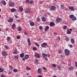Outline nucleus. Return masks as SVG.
Masks as SVG:
<instances>
[{
    "instance_id": "obj_1",
    "label": "nucleus",
    "mask_w": 77,
    "mask_h": 77,
    "mask_svg": "<svg viewBox=\"0 0 77 77\" xmlns=\"http://www.w3.org/2000/svg\"><path fill=\"white\" fill-rule=\"evenodd\" d=\"M64 53L66 55L68 56L69 54V51L67 49H65L64 50Z\"/></svg>"
},
{
    "instance_id": "obj_2",
    "label": "nucleus",
    "mask_w": 77,
    "mask_h": 77,
    "mask_svg": "<svg viewBox=\"0 0 77 77\" xmlns=\"http://www.w3.org/2000/svg\"><path fill=\"white\" fill-rule=\"evenodd\" d=\"M8 4L10 7H13L15 6V3L13 2H9Z\"/></svg>"
},
{
    "instance_id": "obj_3",
    "label": "nucleus",
    "mask_w": 77,
    "mask_h": 77,
    "mask_svg": "<svg viewBox=\"0 0 77 77\" xmlns=\"http://www.w3.org/2000/svg\"><path fill=\"white\" fill-rule=\"evenodd\" d=\"M47 45V43L45 42H44L41 44L42 47H43L44 48H46Z\"/></svg>"
},
{
    "instance_id": "obj_4",
    "label": "nucleus",
    "mask_w": 77,
    "mask_h": 77,
    "mask_svg": "<svg viewBox=\"0 0 77 77\" xmlns=\"http://www.w3.org/2000/svg\"><path fill=\"white\" fill-rule=\"evenodd\" d=\"M69 8L71 11H74L75 10L73 6H69Z\"/></svg>"
},
{
    "instance_id": "obj_5",
    "label": "nucleus",
    "mask_w": 77,
    "mask_h": 77,
    "mask_svg": "<svg viewBox=\"0 0 77 77\" xmlns=\"http://www.w3.org/2000/svg\"><path fill=\"white\" fill-rule=\"evenodd\" d=\"M56 7L54 6H52L51 7V11H54V10H56Z\"/></svg>"
},
{
    "instance_id": "obj_6",
    "label": "nucleus",
    "mask_w": 77,
    "mask_h": 77,
    "mask_svg": "<svg viewBox=\"0 0 77 77\" xmlns=\"http://www.w3.org/2000/svg\"><path fill=\"white\" fill-rule=\"evenodd\" d=\"M30 9L29 8H27L25 11V13H30Z\"/></svg>"
},
{
    "instance_id": "obj_7",
    "label": "nucleus",
    "mask_w": 77,
    "mask_h": 77,
    "mask_svg": "<svg viewBox=\"0 0 77 77\" xmlns=\"http://www.w3.org/2000/svg\"><path fill=\"white\" fill-rule=\"evenodd\" d=\"M35 57H37V58H40L41 57L40 55H39V54L38 53L35 54Z\"/></svg>"
},
{
    "instance_id": "obj_8",
    "label": "nucleus",
    "mask_w": 77,
    "mask_h": 77,
    "mask_svg": "<svg viewBox=\"0 0 77 77\" xmlns=\"http://www.w3.org/2000/svg\"><path fill=\"white\" fill-rule=\"evenodd\" d=\"M7 40L8 41V43H9V42L10 44L12 43V42H11V37H8L7 38Z\"/></svg>"
},
{
    "instance_id": "obj_9",
    "label": "nucleus",
    "mask_w": 77,
    "mask_h": 77,
    "mask_svg": "<svg viewBox=\"0 0 77 77\" xmlns=\"http://www.w3.org/2000/svg\"><path fill=\"white\" fill-rule=\"evenodd\" d=\"M56 21L57 22L59 23V22H60V21H62V19L60 18H57L56 20Z\"/></svg>"
},
{
    "instance_id": "obj_10",
    "label": "nucleus",
    "mask_w": 77,
    "mask_h": 77,
    "mask_svg": "<svg viewBox=\"0 0 77 77\" xmlns=\"http://www.w3.org/2000/svg\"><path fill=\"white\" fill-rule=\"evenodd\" d=\"M2 54L3 56H6L8 55V54H7V52H6L4 51L2 52Z\"/></svg>"
},
{
    "instance_id": "obj_11",
    "label": "nucleus",
    "mask_w": 77,
    "mask_h": 77,
    "mask_svg": "<svg viewBox=\"0 0 77 77\" xmlns=\"http://www.w3.org/2000/svg\"><path fill=\"white\" fill-rule=\"evenodd\" d=\"M14 21V20L13 19V18L11 17L9 18V20L8 21V22L9 23H12V21Z\"/></svg>"
},
{
    "instance_id": "obj_12",
    "label": "nucleus",
    "mask_w": 77,
    "mask_h": 77,
    "mask_svg": "<svg viewBox=\"0 0 77 77\" xmlns=\"http://www.w3.org/2000/svg\"><path fill=\"white\" fill-rule=\"evenodd\" d=\"M28 45L30 46L31 45V42H30V38H28Z\"/></svg>"
},
{
    "instance_id": "obj_13",
    "label": "nucleus",
    "mask_w": 77,
    "mask_h": 77,
    "mask_svg": "<svg viewBox=\"0 0 77 77\" xmlns=\"http://www.w3.org/2000/svg\"><path fill=\"white\" fill-rule=\"evenodd\" d=\"M49 29V26H46L45 27V29H44L45 32H47L48 30Z\"/></svg>"
},
{
    "instance_id": "obj_14",
    "label": "nucleus",
    "mask_w": 77,
    "mask_h": 77,
    "mask_svg": "<svg viewBox=\"0 0 77 77\" xmlns=\"http://www.w3.org/2000/svg\"><path fill=\"white\" fill-rule=\"evenodd\" d=\"M50 26H51V27H53V26H54L55 25V24H54V23L53 22H52L50 23Z\"/></svg>"
},
{
    "instance_id": "obj_15",
    "label": "nucleus",
    "mask_w": 77,
    "mask_h": 77,
    "mask_svg": "<svg viewBox=\"0 0 77 77\" xmlns=\"http://www.w3.org/2000/svg\"><path fill=\"white\" fill-rule=\"evenodd\" d=\"M42 55L44 59H45L47 56V54L45 53H43Z\"/></svg>"
},
{
    "instance_id": "obj_16",
    "label": "nucleus",
    "mask_w": 77,
    "mask_h": 77,
    "mask_svg": "<svg viewBox=\"0 0 77 77\" xmlns=\"http://www.w3.org/2000/svg\"><path fill=\"white\" fill-rule=\"evenodd\" d=\"M1 3H2L4 5H6V2L4 0L2 1Z\"/></svg>"
},
{
    "instance_id": "obj_17",
    "label": "nucleus",
    "mask_w": 77,
    "mask_h": 77,
    "mask_svg": "<svg viewBox=\"0 0 77 77\" xmlns=\"http://www.w3.org/2000/svg\"><path fill=\"white\" fill-rule=\"evenodd\" d=\"M42 21L45 22L46 21V17H42Z\"/></svg>"
},
{
    "instance_id": "obj_18",
    "label": "nucleus",
    "mask_w": 77,
    "mask_h": 77,
    "mask_svg": "<svg viewBox=\"0 0 77 77\" xmlns=\"http://www.w3.org/2000/svg\"><path fill=\"white\" fill-rule=\"evenodd\" d=\"M69 70H74V67L72 66H70L68 67Z\"/></svg>"
},
{
    "instance_id": "obj_19",
    "label": "nucleus",
    "mask_w": 77,
    "mask_h": 77,
    "mask_svg": "<svg viewBox=\"0 0 77 77\" xmlns=\"http://www.w3.org/2000/svg\"><path fill=\"white\" fill-rule=\"evenodd\" d=\"M24 56V53L21 54L20 55V57L21 58L23 57Z\"/></svg>"
},
{
    "instance_id": "obj_20",
    "label": "nucleus",
    "mask_w": 77,
    "mask_h": 77,
    "mask_svg": "<svg viewBox=\"0 0 77 77\" xmlns=\"http://www.w3.org/2000/svg\"><path fill=\"white\" fill-rule=\"evenodd\" d=\"M29 56L27 54H26L25 55V59L27 60L28 59H29Z\"/></svg>"
},
{
    "instance_id": "obj_21",
    "label": "nucleus",
    "mask_w": 77,
    "mask_h": 77,
    "mask_svg": "<svg viewBox=\"0 0 77 77\" xmlns=\"http://www.w3.org/2000/svg\"><path fill=\"white\" fill-rule=\"evenodd\" d=\"M71 43L72 44H74V42H75V41H74V40L73 38H72L71 39Z\"/></svg>"
},
{
    "instance_id": "obj_22",
    "label": "nucleus",
    "mask_w": 77,
    "mask_h": 77,
    "mask_svg": "<svg viewBox=\"0 0 77 77\" xmlns=\"http://www.w3.org/2000/svg\"><path fill=\"white\" fill-rule=\"evenodd\" d=\"M17 11V10L15 8L12 9L11 10V12H15Z\"/></svg>"
},
{
    "instance_id": "obj_23",
    "label": "nucleus",
    "mask_w": 77,
    "mask_h": 77,
    "mask_svg": "<svg viewBox=\"0 0 77 77\" xmlns=\"http://www.w3.org/2000/svg\"><path fill=\"white\" fill-rule=\"evenodd\" d=\"M38 72L39 74H41V69L40 68H39L38 69Z\"/></svg>"
},
{
    "instance_id": "obj_24",
    "label": "nucleus",
    "mask_w": 77,
    "mask_h": 77,
    "mask_svg": "<svg viewBox=\"0 0 77 77\" xmlns=\"http://www.w3.org/2000/svg\"><path fill=\"white\" fill-rule=\"evenodd\" d=\"M12 29L14 30V29H15V23H14V24L12 25Z\"/></svg>"
},
{
    "instance_id": "obj_25",
    "label": "nucleus",
    "mask_w": 77,
    "mask_h": 77,
    "mask_svg": "<svg viewBox=\"0 0 77 77\" xmlns=\"http://www.w3.org/2000/svg\"><path fill=\"white\" fill-rule=\"evenodd\" d=\"M30 25L31 26H35V23L33 22H31L30 23Z\"/></svg>"
},
{
    "instance_id": "obj_26",
    "label": "nucleus",
    "mask_w": 77,
    "mask_h": 77,
    "mask_svg": "<svg viewBox=\"0 0 77 77\" xmlns=\"http://www.w3.org/2000/svg\"><path fill=\"white\" fill-rule=\"evenodd\" d=\"M19 9L20 11L21 12H22V11H23V8L22 7H19Z\"/></svg>"
},
{
    "instance_id": "obj_27",
    "label": "nucleus",
    "mask_w": 77,
    "mask_h": 77,
    "mask_svg": "<svg viewBox=\"0 0 77 77\" xmlns=\"http://www.w3.org/2000/svg\"><path fill=\"white\" fill-rule=\"evenodd\" d=\"M35 63H36V64H38V59L35 60Z\"/></svg>"
},
{
    "instance_id": "obj_28",
    "label": "nucleus",
    "mask_w": 77,
    "mask_h": 77,
    "mask_svg": "<svg viewBox=\"0 0 77 77\" xmlns=\"http://www.w3.org/2000/svg\"><path fill=\"white\" fill-rule=\"evenodd\" d=\"M26 70H28V71H30V69H31V68H29V67H26Z\"/></svg>"
},
{
    "instance_id": "obj_29",
    "label": "nucleus",
    "mask_w": 77,
    "mask_h": 77,
    "mask_svg": "<svg viewBox=\"0 0 77 77\" xmlns=\"http://www.w3.org/2000/svg\"><path fill=\"white\" fill-rule=\"evenodd\" d=\"M13 72H17L18 71V70L17 69H14L13 70Z\"/></svg>"
},
{
    "instance_id": "obj_30",
    "label": "nucleus",
    "mask_w": 77,
    "mask_h": 77,
    "mask_svg": "<svg viewBox=\"0 0 77 77\" xmlns=\"http://www.w3.org/2000/svg\"><path fill=\"white\" fill-rule=\"evenodd\" d=\"M76 20V17H75L74 16L73 18L72 19V21H75Z\"/></svg>"
},
{
    "instance_id": "obj_31",
    "label": "nucleus",
    "mask_w": 77,
    "mask_h": 77,
    "mask_svg": "<svg viewBox=\"0 0 77 77\" xmlns=\"http://www.w3.org/2000/svg\"><path fill=\"white\" fill-rule=\"evenodd\" d=\"M4 70L3 69L0 67V72H3Z\"/></svg>"
},
{
    "instance_id": "obj_32",
    "label": "nucleus",
    "mask_w": 77,
    "mask_h": 77,
    "mask_svg": "<svg viewBox=\"0 0 77 77\" xmlns=\"http://www.w3.org/2000/svg\"><path fill=\"white\" fill-rule=\"evenodd\" d=\"M17 29L19 31H21V30H22V29H21V28L20 27H18L17 28Z\"/></svg>"
},
{
    "instance_id": "obj_33",
    "label": "nucleus",
    "mask_w": 77,
    "mask_h": 77,
    "mask_svg": "<svg viewBox=\"0 0 77 77\" xmlns=\"http://www.w3.org/2000/svg\"><path fill=\"white\" fill-rule=\"evenodd\" d=\"M74 17V16L73 15H70V18H73Z\"/></svg>"
},
{
    "instance_id": "obj_34",
    "label": "nucleus",
    "mask_w": 77,
    "mask_h": 77,
    "mask_svg": "<svg viewBox=\"0 0 77 77\" xmlns=\"http://www.w3.org/2000/svg\"><path fill=\"white\" fill-rule=\"evenodd\" d=\"M67 34H71V32L69 30V29H68L67 31Z\"/></svg>"
},
{
    "instance_id": "obj_35",
    "label": "nucleus",
    "mask_w": 77,
    "mask_h": 77,
    "mask_svg": "<svg viewBox=\"0 0 77 77\" xmlns=\"http://www.w3.org/2000/svg\"><path fill=\"white\" fill-rule=\"evenodd\" d=\"M65 39L66 41H69V38L66 37Z\"/></svg>"
},
{
    "instance_id": "obj_36",
    "label": "nucleus",
    "mask_w": 77,
    "mask_h": 77,
    "mask_svg": "<svg viewBox=\"0 0 77 77\" xmlns=\"http://www.w3.org/2000/svg\"><path fill=\"white\" fill-rule=\"evenodd\" d=\"M26 3H30V1L29 0H26Z\"/></svg>"
},
{
    "instance_id": "obj_37",
    "label": "nucleus",
    "mask_w": 77,
    "mask_h": 77,
    "mask_svg": "<svg viewBox=\"0 0 77 77\" xmlns=\"http://www.w3.org/2000/svg\"><path fill=\"white\" fill-rule=\"evenodd\" d=\"M52 66H53V67H56V65L54 64H53L52 65Z\"/></svg>"
},
{
    "instance_id": "obj_38",
    "label": "nucleus",
    "mask_w": 77,
    "mask_h": 77,
    "mask_svg": "<svg viewBox=\"0 0 77 77\" xmlns=\"http://www.w3.org/2000/svg\"><path fill=\"white\" fill-rule=\"evenodd\" d=\"M57 67L58 69H59V70H60V69H61V67H60V66H57Z\"/></svg>"
},
{
    "instance_id": "obj_39",
    "label": "nucleus",
    "mask_w": 77,
    "mask_h": 77,
    "mask_svg": "<svg viewBox=\"0 0 77 77\" xmlns=\"http://www.w3.org/2000/svg\"><path fill=\"white\" fill-rule=\"evenodd\" d=\"M33 49L34 50H37V47H34L33 48Z\"/></svg>"
},
{
    "instance_id": "obj_40",
    "label": "nucleus",
    "mask_w": 77,
    "mask_h": 77,
    "mask_svg": "<svg viewBox=\"0 0 77 77\" xmlns=\"http://www.w3.org/2000/svg\"><path fill=\"white\" fill-rule=\"evenodd\" d=\"M66 28H67V26H64L63 27V29H66Z\"/></svg>"
},
{
    "instance_id": "obj_41",
    "label": "nucleus",
    "mask_w": 77,
    "mask_h": 77,
    "mask_svg": "<svg viewBox=\"0 0 77 77\" xmlns=\"http://www.w3.org/2000/svg\"><path fill=\"white\" fill-rule=\"evenodd\" d=\"M35 44L36 45V46H37L38 47H39V44H38L37 43L35 42Z\"/></svg>"
},
{
    "instance_id": "obj_42",
    "label": "nucleus",
    "mask_w": 77,
    "mask_h": 77,
    "mask_svg": "<svg viewBox=\"0 0 77 77\" xmlns=\"http://www.w3.org/2000/svg\"><path fill=\"white\" fill-rule=\"evenodd\" d=\"M39 29H40V30H42V29H43V27L41 26H40L39 27Z\"/></svg>"
},
{
    "instance_id": "obj_43",
    "label": "nucleus",
    "mask_w": 77,
    "mask_h": 77,
    "mask_svg": "<svg viewBox=\"0 0 77 77\" xmlns=\"http://www.w3.org/2000/svg\"><path fill=\"white\" fill-rule=\"evenodd\" d=\"M13 54H17V51H14V52H13Z\"/></svg>"
},
{
    "instance_id": "obj_44",
    "label": "nucleus",
    "mask_w": 77,
    "mask_h": 77,
    "mask_svg": "<svg viewBox=\"0 0 77 77\" xmlns=\"http://www.w3.org/2000/svg\"><path fill=\"white\" fill-rule=\"evenodd\" d=\"M62 51L60 50V51H59V53H60V54H61V53H62Z\"/></svg>"
},
{
    "instance_id": "obj_45",
    "label": "nucleus",
    "mask_w": 77,
    "mask_h": 77,
    "mask_svg": "<svg viewBox=\"0 0 77 77\" xmlns=\"http://www.w3.org/2000/svg\"><path fill=\"white\" fill-rule=\"evenodd\" d=\"M17 39H19L20 38V36L18 35L17 36Z\"/></svg>"
},
{
    "instance_id": "obj_46",
    "label": "nucleus",
    "mask_w": 77,
    "mask_h": 77,
    "mask_svg": "<svg viewBox=\"0 0 77 77\" xmlns=\"http://www.w3.org/2000/svg\"><path fill=\"white\" fill-rule=\"evenodd\" d=\"M5 48H6V49H8V48H9V47L6 45L5 46Z\"/></svg>"
},
{
    "instance_id": "obj_47",
    "label": "nucleus",
    "mask_w": 77,
    "mask_h": 77,
    "mask_svg": "<svg viewBox=\"0 0 77 77\" xmlns=\"http://www.w3.org/2000/svg\"><path fill=\"white\" fill-rule=\"evenodd\" d=\"M14 58L16 59H18V56H15Z\"/></svg>"
},
{
    "instance_id": "obj_48",
    "label": "nucleus",
    "mask_w": 77,
    "mask_h": 77,
    "mask_svg": "<svg viewBox=\"0 0 77 77\" xmlns=\"http://www.w3.org/2000/svg\"><path fill=\"white\" fill-rule=\"evenodd\" d=\"M24 34L27 35V32H26V31H24Z\"/></svg>"
},
{
    "instance_id": "obj_49",
    "label": "nucleus",
    "mask_w": 77,
    "mask_h": 77,
    "mask_svg": "<svg viewBox=\"0 0 77 77\" xmlns=\"http://www.w3.org/2000/svg\"><path fill=\"white\" fill-rule=\"evenodd\" d=\"M37 19H38L37 21H40V18H39L38 17Z\"/></svg>"
},
{
    "instance_id": "obj_50",
    "label": "nucleus",
    "mask_w": 77,
    "mask_h": 77,
    "mask_svg": "<svg viewBox=\"0 0 77 77\" xmlns=\"http://www.w3.org/2000/svg\"><path fill=\"white\" fill-rule=\"evenodd\" d=\"M54 35H57V33L56 32H54Z\"/></svg>"
},
{
    "instance_id": "obj_51",
    "label": "nucleus",
    "mask_w": 77,
    "mask_h": 77,
    "mask_svg": "<svg viewBox=\"0 0 77 77\" xmlns=\"http://www.w3.org/2000/svg\"><path fill=\"white\" fill-rule=\"evenodd\" d=\"M9 67L10 68H11V69H12V66H9Z\"/></svg>"
},
{
    "instance_id": "obj_52",
    "label": "nucleus",
    "mask_w": 77,
    "mask_h": 77,
    "mask_svg": "<svg viewBox=\"0 0 77 77\" xmlns=\"http://www.w3.org/2000/svg\"><path fill=\"white\" fill-rule=\"evenodd\" d=\"M38 77H42V76L41 75H38Z\"/></svg>"
},
{
    "instance_id": "obj_53",
    "label": "nucleus",
    "mask_w": 77,
    "mask_h": 77,
    "mask_svg": "<svg viewBox=\"0 0 77 77\" xmlns=\"http://www.w3.org/2000/svg\"><path fill=\"white\" fill-rule=\"evenodd\" d=\"M22 60H23V61H24L25 60V58H22Z\"/></svg>"
},
{
    "instance_id": "obj_54",
    "label": "nucleus",
    "mask_w": 77,
    "mask_h": 77,
    "mask_svg": "<svg viewBox=\"0 0 77 77\" xmlns=\"http://www.w3.org/2000/svg\"><path fill=\"white\" fill-rule=\"evenodd\" d=\"M40 4H42V1H41L39 2Z\"/></svg>"
},
{
    "instance_id": "obj_55",
    "label": "nucleus",
    "mask_w": 77,
    "mask_h": 77,
    "mask_svg": "<svg viewBox=\"0 0 77 77\" xmlns=\"http://www.w3.org/2000/svg\"><path fill=\"white\" fill-rule=\"evenodd\" d=\"M15 17L16 18H18V17L16 15H15Z\"/></svg>"
},
{
    "instance_id": "obj_56",
    "label": "nucleus",
    "mask_w": 77,
    "mask_h": 77,
    "mask_svg": "<svg viewBox=\"0 0 77 77\" xmlns=\"http://www.w3.org/2000/svg\"><path fill=\"white\" fill-rule=\"evenodd\" d=\"M75 65L77 67V62L75 63Z\"/></svg>"
},
{
    "instance_id": "obj_57",
    "label": "nucleus",
    "mask_w": 77,
    "mask_h": 77,
    "mask_svg": "<svg viewBox=\"0 0 77 77\" xmlns=\"http://www.w3.org/2000/svg\"><path fill=\"white\" fill-rule=\"evenodd\" d=\"M58 40H60V37H58Z\"/></svg>"
},
{
    "instance_id": "obj_58",
    "label": "nucleus",
    "mask_w": 77,
    "mask_h": 77,
    "mask_svg": "<svg viewBox=\"0 0 77 77\" xmlns=\"http://www.w3.org/2000/svg\"><path fill=\"white\" fill-rule=\"evenodd\" d=\"M70 47L71 48H72V45H70Z\"/></svg>"
},
{
    "instance_id": "obj_59",
    "label": "nucleus",
    "mask_w": 77,
    "mask_h": 77,
    "mask_svg": "<svg viewBox=\"0 0 77 77\" xmlns=\"http://www.w3.org/2000/svg\"><path fill=\"white\" fill-rule=\"evenodd\" d=\"M61 8H63V5H61Z\"/></svg>"
},
{
    "instance_id": "obj_60",
    "label": "nucleus",
    "mask_w": 77,
    "mask_h": 77,
    "mask_svg": "<svg viewBox=\"0 0 77 77\" xmlns=\"http://www.w3.org/2000/svg\"><path fill=\"white\" fill-rule=\"evenodd\" d=\"M57 8L59 9V5H57Z\"/></svg>"
},
{
    "instance_id": "obj_61",
    "label": "nucleus",
    "mask_w": 77,
    "mask_h": 77,
    "mask_svg": "<svg viewBox=\"0 0 77 77\" xmlns=\"http://www.w3.org/2000/svg\"><path fill=\"white\" fill-rule=\"evenodd\" d=\"M5 30H6V31H8V28H6Z\"/></svg>"
},
{
    "instance_id": "obj_62",
    "label": "nucleus",
    "mask_w": 77,
    "mask_h": 77,
    "mask_svg": "<svg viewBox=\"0 0 77 77\" xmlns=\"http://www.w3.org/2000/svg\"><path fill=\"white\" fill-rule=\"evenodd\" d=\"M45 60H46V61H47L48 60V58H46L45 59Z\"/></svg>"
},
{
    "instance_id": "obj_63",
    "label": "nucleus",
    "mask_w": 77,
    "mask_h": 77,
    "mask_svg": "<svg viewBox=\"0 0 77 77\" xmlns=\"http://www.w3.org/2000/svg\"><path fill=\"white\" fill-rule=\"evenodd\" d=\"M1 77H5V76H4V75H2Z\"/></svg>"
},
{
    "instance_id": "obj_64",
    "label": "nucleus",
    "mask_w": 77,
    "mask_h": 77,
    "mask_svg": "<svg viewBox=\"0 0 77 77\" xmlns=\"http://www.w3.org/2000/svg\"><path fill=\"white\" fill-rule=\"evenodd\" d=\"M43 69H45L46 70H47L46 68H45V67H43Z\"/></svg>"
}]
</instances>
